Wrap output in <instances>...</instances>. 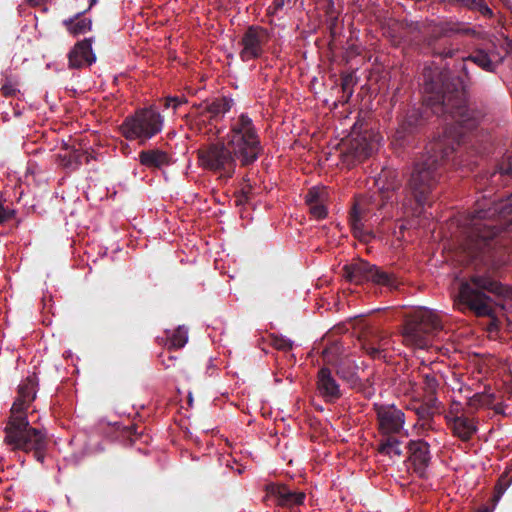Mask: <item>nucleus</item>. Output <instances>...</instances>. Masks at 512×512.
<instances>
[{"label": "nucleus", "mask_w": 512, "mask_h": 512, "mask_svg": "<svg viewBox=\"0 0 512 512\" xmlns=\"http://www.w3.org/2000/svg\"><path fill=\"white\" fill-rule=\"evenodd\" d=\"M499 171L501 174H509L512 173V165H510L508 168H503L502 166L499 168Z\"/></svg>", "instance_id": "36"}, {"label": "nucleus", "mask_w": 512, "mask_h": 512, "mask_svg": "<svg viewBox=\"0 0 512 512\" xmlns=\"http://www.w3.org/2000/svg\"><path fill=\"white\" fill-rule=\"evenodd\" d=\"M95 61L96 56L92 50L91 39L78 42L69 53V66L72 68L89 66Z\"/></svg>", "instance_id": "14"}, {"label": "nucleus", "mask_w": 512, "mask_h": 512, "mask_svg": "<svg viewBox=\"0 0 512 512\" xmlns=\"http://www.w3.org/2000/svg\"><path fill=\"white\" fill-rule=\"evenodd\" d=\"M185 102L186 99L184 97H167L165 100V107H172L175 110L179 105Z\"/></svg>", "instance_id": "32"}, {"label": "nucleus", "mask_w": 512, "mask_h": 512, "mask_svg": "<svg viewBox=\"0 0 512 512\" xmlns=\"http://www.w3.org/2000/svg\"><path fill=\"white\" fill-rule=\"evenodd\" d=\"M272 495H275L281 505H300L305 499L303 492H293L285 486L273 485L269 488Z\"/></svg>", "instance_id": "20"}, {"label": "nucleus", "mask_w": 512, "mask_h": 512, "mask_svg": "<svg viewBox=\"0 0 512 512\" xmlns=\"http://www.w3.org/2000/svg\"><path fill=\"white\" fill-rule=\"evenodd\" d=\"M386 342H381L378 346L373 344H366L365 349L372 358H384V352L386 350Z\"/></svg>", "instance_id": "28"}, {"label": "nucleus", "mask_w": 512, "mask_h": 512, "mask_svg": "<svg viewBox=\"0 0 512 512\" xmlns=\"http://www.w3.org/2000/svg\"><path fill=\"white\" fill-rule=\"evenodd\" d=\"M232 104L231 99L222 97L211 102H203L197 109L201 116L207 115L209 118L214 119L225 115L231 109Z\"/></svg>", "instance_id": "18"}, {"label": "nucleus", "mask_w": 512, "mask_h": 512, "mask_svg": "<svg viewBox=\"0 0 512 512\" xmlns=\"http://www.w3.org/2000/svg\"><path fill=\"white\" fill-rule=\"evenodd\" d=\"M399 228H400L399 233H402V231L406 228V226L402 223Z\"/></svg>", "instance_id": "38"}, {"label": "nucleus", "mask_w": 512, "mask_h": 512, "mask_svg": "<svg viewBox=\"0 0 512 512\" xmlns=\"http://www.w3.org/2000/svg\"><path fill=\"white\" fill-rule=\"evenodd\" d=\"M486 214L484 211H477L468 223L464 250L472 257H476L480 251L489 246V241L498 233V230L491 224L482 222Z\"/></svg>", "instance_id": "9"}, {"label": "nucleus", "mask_w": 512, "mask_h": 512, "mask_svg": "<svg viewBox=\"0 0 512 512\" xmlns=\"http://www.w3.org/2000/svg\"><path fill=\"white\" fill-rule=\"evenodd\" d=\"M424 77L425 90L433 92L437 82L431 77L430 72L425 71ZM425 103L432 113L445 116L446 124L451 126L445 129L439 139L430 144L428 158L423 163L417 164L411 175L409 189L415 207L411 206V199L406 195L401 203V209L404 214L415 216L421 214L422 207L436 181L438 162L448 158L461 142L462 133L458 132V128L473 129L484 117L482 111L466 103L463 89L450 90L447 86L443 92L432 93L426 97Z\"/></svg>", "instance_id": "1"}, {"label": "nucleus", "mask_w": 512, "mask_h": 512, "mask_svg": "<svg viewBox=\"0 0 512 512\" xmlns=\"http://www.w3.org/2000/svg\"><path fill=\"white\" fill-rule=\"evenodd\" d=\"M379 450L381 453L386 454L390 457L401 455L399 442L394 438H388L385 442H382Z\"/></svg>", "instance_id": "27"}, {"label": "nucleus", "mask_w": 512, "mask_h": 512, "mask_svg": "<svg viewBox=\"0 0 512 512\" xmlns=\"http://www.w3.org/2000/svg\"><path fill=\"white\" fill-rule=\"evenodd\" d=\"M398 173L392 169H383L375 179V184L379 190V199L369 200L367 198L358 199L353 207L350 223L354 234L363 237V221H367L373 215L377 218L394 217L397 214L393 212L395 201L398 200V194L395 189L398 187ZM396 209H399L396 203Z\"/></svg>", "instance_id": "3"}, {"label": "nucleus", "mask_w": 512, "mask_h": 512, "mask_svg": "<svg viewBox=\"0 0 512 512\" xmlns=\"http://www.w3.org/2000/svg\"><path fill=\"white\" fill-rule=\"evenodd\" d=\"M379 428L383 434L398 433L404 425V413L394 405H376Z\"/></svg>", "instance_id": "12"}, {"label": "nucleus", "mask_w": 512, "mask_h": 512, "mask_svg": "<svg viewBox=\"0 0 512 512\" xmlns=\"http://www.w3.org/2000/svg\"><path fill=\"white\" fill-rule=\"evenodd\" d=\"M460 411V404L459 403H453L451 405V409L449 411V415L447 416V418L449 419V421H453V418L455 416H459L458 413Z\"/></svg>", "instance_id": "34"}, {"label": "nucleus", "mask_w": 512, "mask_h": 512, "mask_svg": "<svg viewBox=\"0 0 512 512\" xmlns=\"http://www.w3.org/2000/svg\"><path fill=\"white\" fill-rule=\"evenodd\" d=\"M268 40V34L264 29L250 27L242 38V50L240 57L243 61L257 58L263 53V46Z\"/></svg>", "instance_id": "11"}, {"label": "nucleus", "mask_w": 512, "mask_h": 512, "mask_svg": "<svg viewBox=\"0 0 512 512\" xmlns=\"http://www.w3.org/2000/svg\"><path fill=\"white\" fill-rule=\"evenodd\" d=\"M495 211L499 212L500 217L505 218L512 213V195L497 205Z\"/></svg>", "instance_id": "30"}, {"label": "nucleus", "mask_w": 512, "mask_h": 512, "mask_svg": "<svg viewBox=\"0 0 512 512\" xmlns=\"http://www.w3.org/2000/svg\"><path fill=\"white\" fill-rule=\"evenodd\" d=\"M12 217V210L5 208L0 202V223L10 219Z\"/></svg>", "instance_id": "33"}, {"label": "nucleus", "mask_w": 512, "mask_h": 512, "mask_svg": "<svg viewBox=\"0 0 512 512\" xmlns=\"http://www.w3.org/2000/svg\"><path fill=\"white\" fill-rule=\"evenodd\" d=\"M188 341V331L185 327L179 326L171 334L168 335V343L170 347L182 348Z\"/></svg>", "instance_id": "24"}, {"label": "nucleus", "mask_w": 512, "mask_h": 512, "mask_svg": "<svg viewBox=\"0 0 512 512\" xmlns=\"http://www.w3.org/2000/svg\"><path fill=\"white\" fill-rule=\"evenodd\" d=\"M5 442L14 450L34 451L39 461L43 460L40 451L46 445V434L29 426L25 414L11 415L5 428Z\"/></svg>", "instance_id": "5"}, {"label": "nucleus", "mask_w": 512, "mask_h": 512, "mask_svg": "<svg viewBox=\"0 0 512 512\" xmlns=\"http://www.w3.org/2000/svg\"><path fill=\"white\" fill-rule=\"evenodd\" d=\"M421 374L423 377V388L425 392L430 396H434L443 378L442 375L427 367H423Z\"/></svg>", "instance_id": "21"}, {"label": "nucleus", "mask_w": 512, "mask_h": 512, "mask_svg": "<svg viewBox=\"0 0 512 512\" xmlns=\"http://www.w3.org/2000/svg\"><path fill=\"white\" fill-rule=\"evenodd\" d=\"M36 394V382L34 377H28L18 388V397L11 408V415L25 414V409L34 400Z\"/></svg>", "instance_id": "15"}, {"label": "nucleus", "mask_w": 512, "mask_h": 512, "mask_svg": "<svg viewBox=\"0 0 512 512\" xmlns=\"http://www.w3.org/2000/svg\"><path fill=\"white\" fill-rule=\"evenodd\" d=\"M63 24L74 36L87 33L91 30L92 26L91 20L88 18H80V14H77L74 18L64 20Z\"/></svg>", "instance_id": "23"}, {"label": "nucleus", "mask_w": 512, "mask_h": 512, "mask_svg": "<svg viewBox=\"0 0 512 512\" xmlns=\"http://www.w3.org/2000/svg\"><path fill=\"white\" fill-rule=\"evenodd\" d=\"M235 149L229 147L226 140L212 143L198 150L199 165L205 169L231 176L236 167Z\"/></svg>", "instance_id": "8"}, {"label": "nucleus", "mask_w": 512, "mask_h": 512, "mask_svg": "<svg viewBox=\"0 0 512 512\" xmlns=\"http://www.w3.org/2000/svg\"><path fill=\"white\" fill-rule=\"evenodd\" d=\"M328 196V191L325 187H312L307 195L306 202L308 205L324 202Z\"/></svg>", "instance_id": "26"}, {"label": "nucleus", "mask_w": 512, "mask_h": 512, "mask_svg": "<svg viewBox=\"0 0 512 512\" xmlns=\"http://www.w3.org/2000/svg\"><path fill=\"white\" fill-rule=\"evenodd\" d=\"M96 2V0H91V5L94 4Z\"/></svg>", "instance_id": "40"}, {"label": "nucleus", "mask_w": 512, "mask_h": 512, "mask_svg": "<svg viewBox=\"0 0 512 512\" xmlns=\"http://www.w3.org/2000/svg\"><path fill=\"white\" fill-rule=\"evenodd\" d=\"M138 160L142 166L148 169H163L173 163L172 156L158 148L141 151Z\"/></svg>", "instance_id": "16"}, {"label": "nucleus", "mask_w": 512, "mask_h": 512, "mask_svg": "<svg viewBox=\"0 0 512 512\" xmlns=\"http://www.w3.org/2000/svg\"><path fill=\"white\" fill-rule=\"evenodd\" d=\"M452 427L455 435L462 440H468L476 431L474 424L462 416H455L453 418Z\"/></svg>", "instance_id": "22"}, {"label": "nucleus", "mask_w": 512, "mask_h": 512, "mask_svg": "<svg viewBox=\"0 0 512 512\" xmlns=\"http://www.w3.org/2000/svg\"><path fill=\"white\" fill-rule=\"evenodd\" d=\"M410 461L415 472L423 477L430 462L429 446L422 440L411 441L409 444Z\"/></svg>", "instance_id": "13"}, {"label": "nucleus", "mask_w": 512, "mask_h": 512, "mask_svg": "<svg viewBox=\"0 0 512 512\" xmlns=\"http://www.w3.org/2000/svg\"><path fill=\"white\" fill-rule=\"evenodd\" d=\"M311 214L318 219H322L326 216L327 210L324 202L309 205Z\"/></svg>", "instance_id": "31"}, {"label": "nucleus", "mask_w": 512, "mask_h": 512, "mask_svg": "<svg viewBox=\"0 0 512 512\" xmlns=\"http://www.w3.org/2000/svg\"><path fill=\"white\" fill-rule=\"evenodd\" d=\"M467 60L475 63L485 71L492 72L502 61V56L500 53L495 51L487 53L484 50H477L475 53L470 55Z\"/></svg>", "instance_id": "19"}, {"label": "nucleus", "mask_w": 512, "mask_h": 512, "mask_svg": "<svg viewBox=\"0 0 512 512\" xmlns=\"http://www.w3.org/2000/svg\"><path fill=\"white\" fill-rule=\"evenodd\" d=\"M163 123V116L151 106L139 109L127 117L121 124L120 131L126 139L138 140L144 144L161 132Z\"/></svg>", "instance_id": "6"}, {"label": "nucleus", "mask_w": 512, "mask_h": 512, "mask_svg": "<svg viewBox=\"0 0 512 512\" xmlns=\"http://www.w3.org/2000/svg\"><path fill=\"white\" fill-rule=\"evenodd\" d=\"M345 277L356 284H360L366 281H373L377 284H385L393 286L391 276L380 272L374 265L370 263L358 260L344 267Z\"/></svg>", "instance_id": "10"}, {"label": "nucleus", "mask_w": 512, "mask_h": 512, "mask_svg": "<svg viewBox=\"0 0 512 512\" xmlns=\"http://www.w3.org/2000/svg\"><path fill=\"white\" fill-rule=\"evenodd\" d=\"M317 389L326 401H334L341 396L339 384L327 368H322L318 373Z\"/></svg>", "instance_id": "17"}, {"label": "nucleus", "mask_w": 512, "mask_h": 512, "mask_svg": "<svg viewBox=\"0 0 512 512\" xmlns=\"http://www.w3.org/2000/svg\"><path fill=\"white\" fill-rule=\"evenodd\" d=\"M441 327L439 316L433 310L420 308L413 312L406 323L403 337L407 344L424 349L429 346L433 333Z\"/></svg>", "instance_id": "7"}, {"label": "nucleus", "mask_w": 512, "mask_h": 512, "mask_svg": "<svg viewBox=\"0 0 512 512\" xmlns=\"http://www.w3.org/2000/svg\"><path fill=\"white\" fill-rule=\"evenodd\" d=\"M416 123H417V118H416V116H414V114H413V115H409V116L407 117V119H406V122H404V123L401 125V129H402V130H405V129H406V125H407L408 127H410V128H411V127H413L414 125H416Z\"/></svg>", "instance_id": "35"}, {"label": "nucleus", "mask_w": 512, "mask_h": 512, "mask_svg": "<svg viewBox=\"0 0 512 512\" xmlns=\"http://www.w3.org/2000/svg\"><path fill=\"white\" fill-rule=\"evenodd\" d=\"M489 402H490V400H489L488 396L485 394H481V393H476L471 397H467V404L471 408H475V409H477L483 405H486Z\"/></svg>", "instance_id": "29"}, {"label": "nucleus", "mask_w": 512, "mask_h": 512, "mask_svg": "<svg viewBox=\"0 0 512 512\" xmlns=\"http://www.w3.org/2000/svg\"><path fill=\"white\" fill-rule=\"evenodd\" d=\"M502 482H503V479H500V482H499V488L501 487Z\"/></svg>", "instance_id": "39"}, {"label": "nucleus", "mask_w": 512, "mask_h": 512, "mask_svg": "<svg viewBox=\"0 0 512 512\" xmlns=\"http://www.w3.org/2000/svg\"><path fill=\"white\" fill-rule=\"evenodd\" d=\"M249 191H250V187H248V186H245V187L242 188V193H243V195L245 196L246 199L248 198L247 195H248Z\"/></svg>", "instance_id": "37"}, {"label": "nucleus", "mask_w": 512, "mask_h": 512, "mask_svg": "<svg viewBox=\"0 0 512 512\" xmlns=\"http://www.w3.org/2000/svg\"><path fill=\"white\" fill-rule=\"evenodd\" d=\"M225 140L231 149H235L236 156L242 165H249L256 161L261 152L257 129L252 119L244 113L232 119L230 131Z\"/></svg>", "instance_id": "4"}, {"label": "nucleus", "mask_w": 512, "mask_h": 512, "mask_svg": "<svg viewBox=\"0 0 512 512\" xmlns=\"http://www.w3.org/2000/svg\"><path fill=\"white\" fill-rule=\"evenodd\" d=\"M378 144H379L378 139H374L370 143H365V144L357 142L354 147L355 158H357L358 160H361V159L368 157Z\"/></svg>", "instance_id": "25"}, {"label": "nucleus", "mask_w": 512, "mask_h": 512, "mask_svg": "<svg viewBox=\"0 0 512 512\" xmlns=\"http://www.w3.org/2000/svg\"><path fill=\"white\" fill-rule=\"evenodd\" d=\"M458 298L477 316H488L493 320L499 312L512 309V288L503 286L487 276H474L471 283L463 282Z\"/></svg>", "instance_id": "2"}]
</instances>
